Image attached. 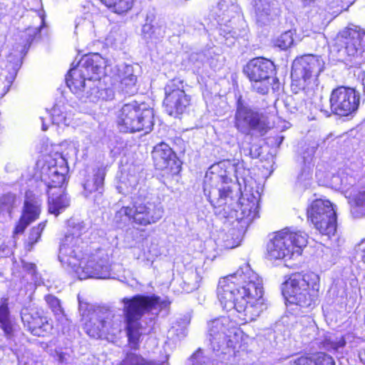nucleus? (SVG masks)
I'll return each mask as SVG.
<instances>
[{
  "label": "nucleus",
  "instance_id": "4c0bfd02",
  "mask_svg": "<svg viewBox=\"0 0 365 365\" xmlns=\"http://www.w3.org/2000/svg\"><path fill=\"white\" fill-rule=\"evenodd\" d=\"M129 221L133 222V207L123 206L115 212L114 222L118 227H122Z\"/></svg>",
  "mask_w": 365,
  "mask_h": 365
},
{
  "label": "nucleus",
  "instance_id": "f03ea898",
  "mask_svg": "<svg viewBox=\"0 0 365 365\" xmlns=\"http://www.w3.org/2000/svg\"><path fill=\"white\" fill-rule=\"evenodd\" d=\"M217 294L224 309H235L245 322L256 319L267 309L262 279L248 264L219 281Z\"/></svg>",
  "mask_w": 365,
  "mask_h": 365
},
{
  "label": "nucleus",
  "instance_id": "6e6d98bb",
  "mask_svg": "<svg viewBox=\"0 0 365 365\" xmlns=\"http://www.w3.org/2000/svg\"><path fill=\"white\" fill-rule=\"evenodd\" d=\"M314 153V148L313 147V148L311 149L310 155H310V156L313 155Z\"/></svg>",
  "mask_w": 365,
  "mask_h": 365
},
{
  "label": "nucleus",
  "instance_id": "5701e85b",
  "mask_svg": "<svg viewBox=\"0 0 365 365\" xmlns=\"http://www.w3.org/2000/svg\"><path fill=\"white\" fill-rule=\"evenodd\" d=\"M93 172V178L87 180L83 184V195L86 197H88L90 195L94 192L93 201L97 204H100L102 202L104 190L103 184L106 171L103 168H98L96 170H94Z\"/></svg>",
  "mask_w": 365,
  "mask_h": 365
},
{
  "label": "nucleus",
  "instance_id": "a211bd4d",
  "mask_svg": "<svg viewBox=\"0 0 365 365\" xmlns=\"http://www.w3.org/2000/svg\"><path fill=\"white\" fill-rule=\"evenodd\" d=\"M21 317L24 327L34 336H43L52 330L51 322L36 310L24 308Z\"/></svg>",
  "mask_w": 365,
  "mask_h": 365
},
{
  "label": "nucleus",
  "instance_id": "f257e3e1",
  "mask_svg": "<svg viewBox=\"0 0 365 365\" xmlns=\"http://www.w3.org/2000/svg\"><path fill=\"white\" fill-rule=\"evenodd\" d=\"M160 299L155 295L137 294L130 298L124 297L121 300L124 305V322L120 314L98 310L89 314L84 329L91 337L98 339L105 334L115 336L120 334L125 324L129 344L133 349H137L140 338L143 334L140 320L145 313L158 308Z\"/></svg>",
  "mask_w": 365,
  "mask_h": 365
},
{
  "label": "nucleus",
  "instance_id": "bb28decb",
  "mask_svg": "<svg viewBox=\"0 0 365 365\" xmlns=\"http://www.w3.org/2000/svg\"><path fill=\"white\" fill-rule=\"evenodd\" d=\"M66 82L70 90L79 98L81 93L87 88L88 80L82 76L78 68L70 69L66 78Z\"/></svg>",
  "mask_w": 365,
  "mask_h": 365
},
{
  "label": "nucleus",
  "instance_id": "a18cd8bd",
  "mask_svg": "<svg viewBox=\"0 0 365 365\" xmlns=\"http://www.w3.org/2000/svg\"><path fill=\"white\" fill-rule=\"evenodd\" d=\"M46 221L42 222L39 223L38 226L34 227L31 230L28 238L29 244H30L31 245H34L38 241V240L41 237V233L46 227Z\"/></svg>",
  "mask_w": 365,
  "mask_h": 365
},
{
  "label": "nucleus",
  "instance_id": "a19ab883",
  "mask_svg": "<svg viewBox=\"0 0 365 365\" xmlns=\"http://www.w3.org/2000/svg\"><path fill=\"white\" fill-rule=\"evenodd\" d=\"M145 359L140 355L128 352L125 358L117 365H145Z\"/></svg>",
  "mask_w": 365,
  "mask_h": 365
},
{
  "label": "nucleus",
  "instance_id": "ddd939ff",
  "mask_svg": "<svg viewBox=\"0 0 365 365\" xmlns=\"http://www.w3.org/2000/svg\"><path fill=\"white\" fill-rule=\"evenodd\" d=\"M344 52L359 63L365 62V31L354 26L343 30L337 38Z\"/></svg>",
  "mask_w": 365,
  "mask_h": 365
},
{
  "label": "nucleus",
  "instance_id": "8fccbe9b",
  "mask_svg": "<svg viewBox=\"0 0 365 365\" xmlns=\"http://www.w3.org/2000/svg\"><path fill=\"white\" fill-rule=\"evenodd\" d=\"M22 267L24 269L29 272L30 274H34L36 271V264L31 262H22Z\"/></svg>",
  "mask_w": 365,
  "mask_h": 365
},
{
  "label": "nucleus",
  "instance_id": "864d4df0",
  "mask_svg": "<svg viewBox=\"0 0 365 365\" xmlns=\"http://www.w3.org/2000/svg\"><path fill=\"white\" fill-rule=\"evenodd\" d=\"M145 365H167L165 362H160L158 361H146L145 360Z\"/></svg>",
  "mask_w": 365,
  "mask_h": 365
},
{
  "label": "nucleus",
  "instance_id": "423d86ee",
  "mask_svg": "<svg viewBox=\"0 0 365 365\" xmlns=\"http://www.w3.org/2000/svg\"><path fill=\"white\" fill-rule=\"evenodd\" d=\"M116 123L120 132L135 133L144 130L149 133L154 125L153 109L145 104L134 101L125 103L116 113Z\"/></svg>",
  "mask_w": 365,
  "mask_h": 365
},
{
  "label": "nucleus",
  "instance_id": "1a4fd4ad",
  "mask_svg": "<svg viewBox=\"0 0 365 365\" xmlns=\"http://www.w3.org/2000/svg\"><path fill=\"white\" fill-rule=\"evenodd\" d=\"M244 72L251 82L252 90L259 94H267L271 86L273 91L279 88V80L274 77L275 66L267 58H252L247 63Z\"/></svg>",
  "mask_w": 365,
  "mask_h": 365
},
{
  "label": "nucleus",
  "instance_id": "ea45409f",
  "mask_svg": "<svg viewBox=\"0 0 365 365\" xmlns=\"http://www.w3.org/2000/svg\"><path fill=\"white\" fill-rule=\"evenodd\" d=\"M346 342L344 336L336 337L334 339H328L326 343V347L329 351L338 354H342Z\"/></svg>",
  "mask_w": 365,
  "mask_h": 365
},
{
  "label": "nucleus",
  "instance_id": "6e6552de",
  "mask_svg": "<svg viewBox=\"0 0 365 365\" xmlns=\"http://www.w3.org/2000/svg\"><path fill=\"white\" fill-rule=\"evenodd\" d=\"M236 323L228 317H221L207 322V339L217 356L231 354L237 342Z\"/></svg>",
  "mask_w": 365,
  "mask_h": 365
},
{
  "label": "nucleus",
  "instance_id": "39448f33",
  "mask_svg": "<svg viewBox=\"0 0 365 365\" xmlns=\"http://www.w3.org/2000/svg\"><path fill=\"white\" fill-rule=\"evenodd\" d=\"M320 278L314 272H297L282 284V294L291 305L299 307L302 313L312 310L319 302Z\"/></svg>",
  "mask_w": 365,
  "mask_h": 365
},
{
  "label": "nucleus",
  "instance_id": "72a5a7b5",
  "mask_svg": "<svg viewBox=\"0 0 365 365\" xmlns=\"http://www.w3.org/2000/svg\"><path fill=\"white\" fill-rule=\"evenodd\" d=\"M45 300L58 322L63 323L67 321L61 303L57 297L52 294H47L45 296Z\"/></svg>",
  "mask_w": 365,
  "mask_h": 365
},
{
  "label": "nucleus",
  "instance_id": "6ab92c4d",
  "mask_svg": "<svg viewBox=\"0 0 365 365\" xmlns=\"http://www.w3.org/2000/svg\"><path fill=\"white\" fill-rule=\"evenodd\" d=\"M106 67L105 59L98 53L83 56L78 63V68L82 76L87 80H99Z\"/></svg>",
  "mask_w": 365,
  "mask_h": 365
},
{
  "label": "nucleus",
  "instance_id": "2eb2a0df",
  "mask_svg": "<svg viewBox=\"0 0 365 365\" xmlns=\"http://www.w3.org/2000/svg\"><path fill=\"white\" fill-rule=\"evenodd\" d=\"M324 64V61L317 56L306 55L296 58L292 64V78L304 83L317 79L323 70Z\"/></svg>",
  "mask_w": 365,
  "mask_h": 365
},
{
  "label": "nucleus",
  "instance_id": "4468645a",
  "mask_svg": "<svg viewBox=\"0 0 365 365\" xmlns=\"http://www.w3.org/2000/svg\"><path fill=\"white\" fill-rule=\"evenodd\" d=\"M359 102V93L354 88L337 87L330 95L331 113L340 116H348L358 109Z\"/></svg>",
  "mask_w": 365,
  "mask_h": 365
},
{
  "label": "nucleus",
  "instance_id": "c9c22d12",
  "mask_svg": "<svg viewBox=\"0 0 365 365\" xmlns=\"http://www.w3.org/2000/svg\"><path fill=\"white\" fill-rule=\"evenodd\" d=\"M142 33L145 39L159 40L163 38L165 34L164 29L158 24H153L145 23L142 28Z\"/></svg>",
  "mask_w": 365,
  "mask_h": 365
},
{
  "label": "nucleus",
  "instance_id": "b1692460",
  "mask_svg": "<svg viewBox=\"0 0 365 365\" xmlns=\"http://www.w3.org/2000/svg\"><path fill=\"white\" fill-rule=\"evenodd\" d=\"M116 69L122 91L128 95L137 93V76L134 74L133 67L131 65L122 64L116 66Z\"/></svg>",
  "mask_w": 365,
  "mask_h": 365
},
{
  "label": "nucleus",
  "instance_id": "f8f14e48",
  "mask_svg": "<svg viewBox=\"0 0 365 365\" xmlns=\"http://www.w3.org/2000/svg\"><path fill=\"white\" fill-rule=\"evenodd\" d=\"M165 96V110L171 116L183 113L190 104V96L185 93L183 81L180 78H174L166 84Z\"/></svg>",
  "mask_w": 365,
  "mask_h": 365
},
{
  "label": "nucleus",
  "instance_id": "a878e982",
  "mask_svg": "<svg viewBox=\"0 0 365 365\" xmlns=\"http://www.w3.org/2000/svg\"><path fill=\"white\" fill-rule=\"evenodd\" d=\"M152 155L155 165L161 170L168 167L170 162L174 161L175 158V155L172 149L165 143L156 145L153 148Z\"/></svg>",
  "mask_w": 365,
  "mask_h": 365
},
{
  "label": "nucleus",
  "instance_id": "412c9836",
  "mask_svg": "<svg viewBox=\"0 0 365 365\" xmlns=\"http://www.w3.org/2000/svg\"><path fill=\"white\" fill-rule=\"evenodd\" d=\"M252 5L256 21L260 26L269 24L279 14L277 0H253Z\"/></svg>",
  "mask_w": 365,
  "mask_h": 365
},
{
  "label": "nucleus",
  "instance_id": "7ed1b4c3",
  "mask_svg": "<svg viewBox=\"0 0 365 365\" xmlns=\"http://www.w3.org/2000/svg\"><path fill=\"white\" fill-rule=\"evenodd\" d=\"M87 228L83 222L75 224L61 240L58 259L62 265L76 273L80 279H106L110 275L108 256L101 251L83 257L85 242L81 236Z\"/></svg>",
  "mask_w": 365,
  "mask_h": 365
},
{
  "label": "nucleus",
  "instance_id": "9b49d317",
  "mask_svg": "<svg viewBox=\"0 0 365 365\" xmlns=\"http://www.w3.org/2000/svg\"><path fill=\"white\" fill-rule=\"evenodd\" d=\"M133 223L146 227L158 222L163 216L162 205L145 189L139 190L133 202Z\"/></svg>",
  "mask_w": 365,
  "mask_h": 365
},
{
  "label": "nucleus",
  "instance_id": "2f4dec72",
  "mask_svg": "<svg viewBox=\"0 0 365 365\" xmlns=\"http://www.w3.org/2000/svg\"><path fill=\"white\" fill-rule=\"evenodd\" d=\"M319 225L322 227H319V225L317 224H314L315 228L319 230V232L322 235L327 236L328 238H330L331 236L334 235L336 231V212H334V215L331 216H324L323 218L319 219Z\"/></svg>",
  "mask_w": 365,
  "mask_h": 365
},
{
  "label": "nucleus",
  "instance_id": "20e7f679",
  "mask_svg": "<svg viewBox=\"0 0 365 365\" xmlns=\"http://www.w3.org/2000/svg\"><path fill=\"white\" fill-rule=\"evenodd\" d=\"M235 170L230 160H223L211 165L205 176V195L214 207H223L225 214H230L229 210H233L237 203V196L234 197L230 185V176Z\"/></svg>",
  "mask_w": 365,
  "mask_h": 365
},
{
  "label": "nucleus",
  "instance_id": "e433bc0d",
  "mask_svg": "<svg viewBox=\"0 0 365 365\" xmlns=\"http://www.w3.org/2000/svg\"><path fill=\"white\" fill-rule=\"evenodd\" d=\"M101 1L118 14L128 11L133 5V0H101Z\"/></svg>",
  "mask_w": 365,
  "mask_h": 365
},
{
  "label": "nucleus",
  "instance_id": "de8ad7c7",
  "mask_svg": "<svg viewBox=\"0 0 365 365\" xmlns=\"http://www.w3.org/2000/svg\"><path fill=\"white\" fill-rule=\"evenodd\" d=\"M289 365H314V356L312 357L301 356L289 362Z\"/></svg>",
  "mask_w": 365,
  "mask_h": 365
},
{
  "label": "nucleus",
  "instance_id": "c756f323",
  "mask_svg": "<svg viewBox=\"0 0 365 365\" xmlns=\"http://www.w3.org/2000/svg\"><path fill=\"white\" fill-rule=\"evenodd\" d=\"M20 204V200L11 192L3 195L0 197V215L11 217L13 210Z\"/></svg>",
  "mask_w": 365,
  "mask_h": 365
},
{
  "label": "nucleus",
  "instance_id": "49530a36",
  "mask_svg": "<svg viewBox=\"0 0 365 365\" xmlns=\"http://www.w3.org/2000/svg\"><path fill=\"white\" fill-rule=\"evenodd\" d=\"M314 365H335V361L331 356L319 352L314 355Z\"/></svg>",
  "mask_w": 365,
  "mask_h": 365
},
{
  "label": "nucleus",
  "instance_id": "13d9d810",
  "mask_svg": "<svg viewBox=\"0 0 365 365\" xmlns=\"http://www.w3.org/2000/svg\"><path fill=\"white\" fill-rule=\"evenodd\" d=\"M181 334H182V336H185V330H182Z\"/></svg>",
  "mask_w": 365,
  "mask_h": 365
},
{
  "label": "nucleus",
  "instance_id": "f704fd0d",
  "mask_svg": "<svg viewBox=\"0 0 365 365\" xmlns=\"http://www.w3.org/2000/svg\"><path fill=\"white\" fill-rule=\"evenodd\" d=\"M41 129L43 131L47 130L48 123L51 122L53 124L59 125L60 123H66V118L60 113V110L54 107L51 113L46 111V115L41 116Z\"/></svg>",
  "mask_w": 365,
  "mask_h": 365
},
{
  "label": "nucleus",
  "instance_id": "473e14b6",
  "mask_svg": "<svg viewBox=\"0 0 365 365\" xmlns=\"http://www.w3.org/2000/svg\"><path fill=\"white\" fill-rule=\"evenodd\" d=\"M99 80H88L87 88L81 93L79 99L83 102H97L99 101L100 90Z\"/></svg>",
  "mask_w": 365,
  "mask_h": 365
},
{
  "label": "nucleus",
  "instance_id": "37998d69",
  "mask_svg": "<svg viewBox=\"0 0 365 365\" xmlns=\"http://www.w3.org/2000/svg\"><path fill=\"white\" fill-rule=\"evenodd\" d=\"M294 42L293 34L291 31H286L280 35L276 41V46L281 49L286 50L289 48Z\"/></svg>",
  "mask_w": 365,
  "mask_h": 365
},
{
  "label": "nucleus",
  "instance_id": "393cba45",
  "mask_svg": "<svg viewBox=\"0 0 365 365\" xmlns=\"http://www.w3.org/2000/svg\"><path fill=\"white\" fill-rule=\"evenodd\" d=\"M334 212L335 210L330 201L318 199L313 201L311 206L308 208L307 215L313 224H317L319 225V227H322L319 224L320 222L319 219L323 218L324 216L327 219V216L333 215Z\"/></svg>",
  "mask_w": 365,
  "mask_h": 365
},
{
  "label": "nucleus",
  "instance_id": "7c9ffc66",
  "mask_svg": "<svg viewBox=\"0 0 365 365\" xmlns=\"http://www.w3.org/2000/svg\"><path fill=\"white\" fill-rule=\"evenodd\" d=\"M0 327L5 336L10 339L13 335V326L10 320L7 299H2L0 302Z\"/></svg>",
  "mask_w": 365,
  "mask_h": 365
},
{
  "label": "nucleus",
  "instance_id": "0eeeda50",
  "mask_svg": "<svg viewBox=\"0 0 365 365\" xmlns=\"http://www.w3.org/2000/svg\"><path fill=\"white\" fill-rule=\"evenodd\" d=\"M307 235L302 231L286 228L274 235L267 244L269 259H291L299 256L307 244Z\"/></svg>",
  "mask_w": 365,
  "mask_h": 365
},
{
  "label": "nucleus",
  "instance_id": "c85d7f7f",
  "mask_svg": "<svg viewBox=\"0 0 365 365\" xmlns=\"http://www.w3.org/2000/svg\"><path fill=\"white\" fill-rule=\"evenodd\" d=\"M350 211L354 217L360 218L365 216V185L351 198L349 197Z\"/></svg>",
  "mask_w": 365,
  "mask_h": 365
},
{
  "label": "nucleus",
  "instance_id": "3c124183",
  "mask_svg": "<svg viewBox=\"0 0 365 365\" xmlns=\"http://www.w3.org/2000/svg\"><path fill=\"white\" fill-rule=\"evenodd\" d=\"M26 32H27V34L29 36V38L28 39V41H29L31 43L33 41V39L35 38V36L40 32V29H28Z\"/></svg>",
  "mask_w": 365,
  "mask_h": 365
},
{
  "label": "nucleus",
  "instance_id": "4be33fe9",
  "mask_svg": "<svg viewBox=\"0 0 365 365\" xmlns=\"http://www.w3.org/2000/svg\"><path fill=\"white\" fill-rule=\"evenodd\" d=\"M217 9V14L220 18L219 21H221V24H225V28H221V30L234 36L236 31H234L233 28L230 29L226 23L230 22L231 19L239 14V7L236 0H220Z\"/></svg>",
  "mask_w": 365,
  "mask_h": 365
},
{
  "label": "nucleus",
  "instance_id": "aec40b11",
  "mask_svg": "<svg viewBox=\"0 0 365 365\" xmlns=\"http://www.w3.org/2000/svg\"><path fill=\"white\" fill-rule=\"evenodd\" d=\"M40 207V201L27 192L22 215L14 232L15 235L22 234L32 222L38 218L41 212Z\"/></svg>",
  "mask_w": 365,
  "mask_h": 365
},
{
  "label": "nucleus",
  "instance_id": "09e8293b",
  "mask_svg": "<svg viewBox=\"0 0 365 365\" xmlns=\"http://www.w3.org/2000/svg\"><path fill=\"white\" fill-rule=\"evenodd\" d=\"M115 93L111 88H101L99 100L110 101L114 98Z\"/></svg>",
  "mask_w": 365,
  "mask_h": 365
},
{
  "label": "nucleus",
  "instance_id": "f3484780",
  "mask_svg": "<svg viewBox=\"0 0 365 365\" xmlns=\"http://www.w3.org/2000/svg\"><path fill=\"white\" fill-rule=\"evenodd\" d=\"M259 195L257 192L256 195L246 193L240 199V203L237 204L239 210L235 211L236 219L242 224V227L248 226L255 218L259 217Z\"/></svg>",
  "mask_w": 365,
  "mask_h": 365
},
{
  "label": "nucleus",
  "instance_id": "bf43d9fd",
  "mask_svg": "<svg viewBox=\"0 0 365 365\" xmlns=\"http://www.w3.org/2000/svg\"><path fill=\"white\" fill-rule=\"evenodd\" d=\"M325 113H326V114H327V115H330V113H329V111L325 110Z\"/></svg>",
  "mask_w": 365,
  "mask_h": 365
},
{
  "label": "nucleus",
  "instance_id": "cd10ccee",
  "mask_svg": "<svg viewBox=\"0 0 365 365\" xmlns=\"http://www.w3.org/2000/svg\"><path fill=\"white\" fill-rule=\"evenodd\" d=\"M48 192L49 191L48 190ZM70 198L65 192L55 195L48 193V211L50 213L58 216L70 206Z\"/></svg>",
  "mask_w": 365,
  "mask_h": 365
},
{
  "label": "nucleus",
  "instance_id": "9d476101",
  "mask_svg": "<svg viewBox=\"0 0 365 365\" xmlns=\"http://www.w3.org/2000/svg\"><path fill=\"white\" fill-rule=\"evenodd\" d=\"M234 125L239 132L245 135L255 131L264 135L269 128L264 114L252 108L242 96H239L236 102Z\"/></svg>",
  "mask_w": 365,
  "mask_h": 365
},
{
  "label": "nucleus",
  "instance_id": "79ce46f5",
  "mask_svg": "<svg viewBox=\"0 0 365 365\" xmlns=\"http://www.w3.org/2000/svg\"><path fill=\"white\" fill-rule=\"evenodd\" d=\"M187 280L184 282L185 287H183L187 292H191L199 288L200 277L197 272H191Z\"/></svg>",
  "mask_w": 365,
  "mask_h": 365
},
{
  "label": "nucleus",
  "instance_id": "052dcab7",
  "mask_svg": "<svg viewBox=\"0 0 365 365\" xmlns=\"http://www.w3.org/2000/svg\"><path fill=\"white\" fill-rule=\"evenodd\" d=\"M303 158H304V162H306V161H307V158H306V157H305V156H304Z\"/></svg>",
  "mask_w": 365,
  "mask_h": 365
},
{
  "label": "nucleus",
  "instance_id": "4d7b16f0",
  "mask_svg": "<svg viewBox=\"0 0 365 365\" xmlns=\"http://www.w3.org/2000/svg\"><path fill=\"white\" fill-rule=\"evenodd\" d=\"M174 331H175V329H174V327H173V328L169 331L170 334H172V333H173Z\"/></svg>",
  "mask_w": 365,
  "mask_h": 365
},
{
  "label": "nucleus",
  "instance_id": "5fc2aeb1",
  "mask_svg": "<svg viewBox=\"0 0 365 365\" xmlns=\"http://www.w3.org/2000/svg\"><path fill=\"white\" fill-rule=\"evenodd\" d=\"M277 140H279L278 145H280L284 140V137L283 136L278 137L277 138Z\"/></svg>",
  "mask_w": 365,
  "mask_h": 365
},
{
  "label": "nucleus",
  "instance_id": "603ef678",
  "mask_svg": "<svg viewBox=\"0 0 365 365\" xmlns=\"http://www.w3.org/2000/svg\"><path fill=\"white\" fill-rule=\"evenodd\" d=\"M359 248L361 252V259L365 263V238L359 244Z\"/></svg>",
  "mask_w": 365,
  "mask_h": 365
},
{
  "label": "nucleus",
  "instance_id": "c03bdc74",
  "mask_svg": "<svg viewBox=\"0 0 365 365\" xmlns=\"http://www.w3.org/2000/svg\"><path fill=\"white\" fill-rule=\"evenodd\" d=\"M334 182H336L338 180L341 181L339 189L348 191L349 186H353L355 184V178L351 176H348L347 173H341V175L334 177Z\"/></svg>",
  "mask_w": 365,
  "mask_h": 365
},
{
  "label": "nucleus",
  "instance_id": "dca6fc26",
  "mask_svg": "<svg viewBox=\"0 0 365 365\" xmlns=\"http://www.w3.org/2000/svg\"><path fill=\"white\" fill-rule=\"evenodd\" d=\"M66 164V160L61 157L58 160L51 159L43 165L41 178L48 189L61 187L64 183L68 170Z\"/></svg>",
  "mask_w": 365,
  "mask_h": 365
},
{
  "label": "nucleus",
  "instance_id": "58836bf2",
  "mask_svg": "<svg viewBox=\"0 0 365 365\" xmlns=\"http://www.w3.org/2000/svg\"><path fill=\"white\" fill-rule=\"evenodd\" d=\"M187 365H212V361L204 354L202 349H198L187 359Z\"/></svg>",
  "mask_w": 365,
  "mask_h": 365
}]
</instances>
